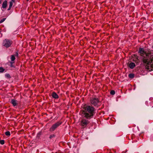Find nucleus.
I'll use <instances>...</instances> for the list:
<instances>
[{"mask_svg":"<svg viewBox=\"0 0 153 153\" xmlns=\"http://www.w3.org/2000/svg\"><path fill=\"white\" fill-rule=\"evenodd\" d=\"M139 53L143 56L141 60L146 68L149 71L153 70V53L141 48H139Z\"/></svg>","mask_w":153,"mask_h":153,"instance_id":"1","label":"nucleus"},{"mask_svg":"<svg viewBox=\"0 0 153 153\" xmlns=\"http://www.w3.org/2000/svg\"><path fill=\"white\" fill-rule=\"evenodd\" d=\"M82 109L81 111L82 116L87 119L92 118L95 113V109L92 106L87 105Z\"/></svg>","mask_w":153,"mask_h":153,"instance_id":"2","label":"nucleus"},{"mask_svg":"<svg viewBox=\"0 0 153 153\" xmlns=\"http://www.w3.org/2000/svg\"><path fill=\"white\" fill-rule=\"evenodd\" d=\"M13 43L12 40L6 39L3 41L2 45L6 48H8L11 46Z\"/></svg>","mask_w":153,"mask_h":153,"instance_id":"3","label":"nucleus"},{"mask_svg":"<svg viewBox=\"0 0 153 153\" xmlns=\"http://www.w3.org/2000/svg\"><path fill=\"white\" fill-rule=\"evenodd\" d=\"M91 103L94 106L98 107L100 103V101L98 98H92L90 100Z\"/></svg>","mask_w":153,"mask_h":153,"instance_id":"4","label":"nucleus"},{"mask_svg":"<svg viewBox=\"0 0 153 153\" xmlns=\"http://www.w3.org/2000/svg\"><path fill=\"white\" fill-rule=\"evenodd\" d=\"M62 122L59 121L55 123L49 129V131L52 132L54 131L58 127L62 124Z\"/></svg>","mask_w":153,"mask_h":153,"instance_id":"5","label":"nucleus"},{"mask_svg":"<svg viewBox=\"0 0 153 153\" xmlns=\"http://www.w3.org/2000/svg\"><path fill=\"white\" fill-rule=\"evenodd\" d=\"M89 123L90 122L88 120L84 118H82L81 121V125L83 128H85Z\"/></svg>","mask_w":153,"mask_h":153,"instance_id":"6","label":"nucleus"},{"mask_svg":"<svg viewBox=\"0 0 153 153\" xmlns=\"http://www.w3.org/2000/svg\"><path fill=\"white\" fill-rule=\"evenodd\" d=\"M10 103L12 104L14 107L17 106L18 104V101L14 99L11 100Z\"/></svg>","mask_w":153,"mask_h":153,"instance_id":"7","label":"nucleus"},{"mask_svg":"<svg viewBox=\"0 0 153 153\" xmlns=\"http://www.w3.org/2000/svg\"><path fill=\"white\" fill-rule=\"evenodd\" d=\"M51 95L53 98L55 99H58L59 98V96L55 92H53L52 94Z\"/></svg>","mask_w":153,"mask_h":153,"instance_id":"8","label":"nucleus"},{"mask_svg":"<svg viewBox=\"0 0 153 153\" xmlns=\"http://www.w3.org/2000/svg\"><path fill=\"white\" fill-rule=\"evenodd\" d=\"M10 59H11V60L12 61L10 62V63H11V65H12V64H13V63H14V62H13V61H14L15 60V59H16V58L15 57L14 55H11V56Z\"/></svg>","mask_w":153,"mask_h":153,"instance_id":"9","label":"nucleus"},{"mask_svg":"<svg viewBox=\"0 0 153 153\" xmlns=\"http://www.w3.org/2000/svg\"><path fill=\"white\" fill-rule=\"evenodd\" d=\"M135 66V63L132 62H131L129 65V68L131 69H133Z\"/></svg>","mask_w":153,"mask_h":153,"instance_id":"10","label":"nucleus"},{"mask_svg":"<svg viewBox=\"0 0 153 153\" xmlns=\"http://www.w3.org/2000/svg\"><path fill=\"white\" fill-rule=\"evenodd\" d=\"M7 1L6 0H5L3 3L2 5V7L3 8H6L7 6Z\"/></svg>","mask_w":153,"mask_h":153,"instance_id":"11","label":"nucleus"},{"mask_svg":"<svg viewBox=\"0 0 153 153\" xmlns=\"http://www.w3.org/2000/svg\"><path fill=\"white\" fill-rule=\"evenodd\" d=\"M133 61L135 62L137 64H139L140 61V60L139 58L138 57H137V58H135L134 59Z\"/></svg>","mask_w":153,"mask_h":153,"instance_id":"12","label":"nucleus"},{"mask_svg":"<svg viewBox=\"0 0 153 153\" xmlns=\"http://www.w3.org/2000/svg\"><path fill=\"white\" fill-rule=\"evenodd\" d=\"M128 77L130 78H133L134 77V74L133 73H130L128 75Z\"/></svg>","mask_w":153,"mask_h":153,"instance_id":"13","label":"nucleus"},{"mask_svg":"<svg viewBox=\"0 0 153 153\" xmlns=\"http://www.w3.org/2000/svg\"><path fill=\"white\" fill-rule=\"evenodd\" d=\"M5 76L6 78L9 79L11 78V77L10 74H5Z\"/></svg>","mask_w":153,"mask_h":153,"instance_id":"14","label":"nucleus"},{"mask_svg":"<svg viewBox=\"0 0 153 153\" xmlns=\"http://www.w3.org/2000/svg\"><path fill=\"white\" fill-rule=\"evenodd\" d=\"M5 71V69L2 67H0V73H3Z\"/></svg>","mask_w":153,"mask_h":153,"instance_id":"15","label":"nucleus"},{"mask_svg":"<svg viewBox=\"0 0 153 153\" xmlns=\"http://www.w3.org/2000/svg\"><path fill=\"white\" fill-rule=\"evenodd\" d=\"M5 134L6 136H10V133L9 131H7L5 132Z\"/></svg>","mask_w":153,"mask_h":153,"instance_id":"16","label":"nucleus"},{"mask_svg":"<svg viewBox=\"0 0 153 153\" xmlns=\"http://www.w3.org/2000/svg\"><path fill=\"white\" fill-rule=\"evenodd\" d=\"M5 141L4 140H0V143L1 145H3L4 144Z\"/></svg>","mask_w":153,"mask_h":153,"instance_id":"17","label":"nucleus"},{"mask_svg":"<svg viewBox=\"0 0 153 153\" xmlns=\"http://www.w3.org/2000/svg\"><path fill=\"white\" fill-rule=\"evenodd\" d=\"M110 94L112 95H114L115 94V91L114 90H111L110 91Z\"/></svg>","mask_w":153,"mask_h":153,"instance_id":"18","label":"nucleus"},{"mask_svg":"<svg viewBox=\"0 0 153 153\" xmlns=\"http://www.w3.org/2000/svg\"><path fill=\"white\" fill-rule=\"evenodd\" d=\"M55 137V135L54 134H51L50 135L49 137L50 139H51Z\"/></svg>","mask_w":153,"mask_h":153,"instance_id":"19","label":"nucleus"},{"mask_svg":"<svg viewBox=\"0 0 153 153\" xmlns=\"http://www.w3.org/2000/svg\"><path fill=\"white\" fill-rule=\"evenodd\" d=\"M13 5V2L12 1H10V2L9 6L10 7H12Z\"/></svg>","mask_w":153,"mask_h":153,"instance_id":"20","label":"nucleus"},{"mask_svg":"<svg viewBox=\"0 0 153 153\" xmlns=\"http://www.w3.org/2000/svg\"><path fill=\"white\" fill-rule=\"evenodd\" d=\"M5 18H4L2 19L0 21V23H1L4 22L5 21Z\"/></svg>","mask_w":153,"mask_h":153,"instance_id":"21","label":"nucleus"},{"mask_svg":"<svg viewBox=\"0 0 153 153\" xmlns=\"http://www.w3.org/2000/svg\"><path fill=\"white\" fill-rule=\"evenodd\" d=\"M18 55H19V54H18V52H16V54L14 55L15 56H17V57L18 56Z\"/></svg>","mask_w":153,"mask_h":153,"instance_id":"22","label":"nucleus"},{"mask_svg":"<svg viewBox=\"0 0 153 153\" xmlns=\"http://www.w3.org/2000/svg\"><path fill=\"white\" fill-rule=\"evenodd\" d=\"M40 135H41L40 133H38L37 135V136L38 137H39L40 136Z\"/></svg>","mask_w":153,"mask_h":153,"instance_id":"23","label":"nucleus"},{"mask_svg":"<svg viewBox=\"0 0 153 153\" xmlns=\"http://www.w3.org/2000/svg\"><path fill=\"white\" fill-rule=\"evenodd\" d=\"M11 7H10V6H9V8L7 10H10L11 8Z\"/></svg>","mask_w":153,"mask_h":153,"instance_id":"24","label":"nucleus"},{"mask_svg":"<svg viewBox=\"0 0 153 153\" xmlns=\"http://www.w3.org/2000/svg\"><path fill=\"white\" fill-rule=\"evenodd\" d=\"M12 0L11 1H12L13 2H14L15 1V0Z\"/></svg>","mask_w":153,"mask_h":153,"instance_id":"25","label":"nucleus"},{"mask_svg":"<svg viewBox=\"0 0 153 153\" xmlns=\"http://www.w3.org/2000/svg\"><path fill=\"white\" fill-rule=\"evenodd\" d=\"M1 0H0V4H1Z\"/></svg>","mask_w":153,"mask_h":153,"instance_id":"26","label":"nucleus"},{"mask_svg":"<svg viewBox=\"0 0 153 153\" xmlns=\"http://www.w3.org/2000/svg\"><path fill=\"white\" fill-rule=\"evenodd\" d=\"M26 1H29V0H26Z\"/></svg>","mask_w":153,"mask_h":153,"instance_id":"27","label":"nucleus"},{"mask_svg":"<svg viewBox=\"0 0 153 153\" xmlns=\"http://www.w3.org/2000/svg\"><path fill=\"white\" fill-rule=\"evenodd\" d=\"M152 48H153V45L152 46Z\"/></svg>","mask_w":153,"mask_h":153,"instance_id":"28","label":"nucleus"},{"mask_svg":"<svg viewBox=\"0 0 153 153\" xmlns=\"http://www.w3.org/2000/svg\"><path fill=\"white\" fill-rule=\"evenodd\" d=\"M1 1H2V0H1Z\"/></svg>","mask_w":153,"mask_h":153,"instance_id":"29","label":"nucleus"}]
</instances>
